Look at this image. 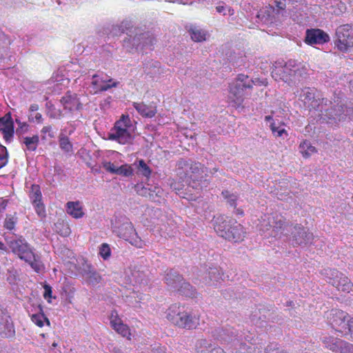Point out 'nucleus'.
<instances>
[{
    "instance_id": "obj_1",
    "label": "nucleus",
    "mask_w": 353,
    "mask_h": 353,
    "mask_svg": "<svg viewBox=\"0 0 353 353\" xmlns=\"http://www.w3.org/2000/svg\"><path fill=\"white\" fill-rule=\"evenodd\" d=\"M166 318L179 328L193 330L200 325L201 314L184 305L175 303L168 307Z\"/></svg>"
},
{
    "instance_id": "obj_2",
    "label": "nucleus",
    "mask_w": 353,
    "mask_h": 353,
    "mask_svg": "<svg viewBox=\"0 0 353 353\" xmlns=\"http://www.w3.org/2000/svg\"><path fill=\"white\" fill-rule=\"evenodd\" d=\"M272 77L276 81H283L285 83L300 81V79L307 74V68L301 62L290 59L288 61H276L272 70Z\"/></svg>"
},
{
    "instance_id": "obj_3",
    "label": "nucleus",
    "mask_w": 353,
    "mask_h": 353,
    "mask_svg": "<svg viewBox=\"0 0 353 353\" xmlns=\"http://www.w3.org/2000/svg\"><path fill=\"white\" fill-rule=\"evenodd\" d=\"M213 226L217 234L228 241L239 243L245 237L246 232L244 227L224 215L214 216Z\"/></svg>"
},
{
    "instance_id": "obj_4",
    "label": "nucleus",
    "mask_w": 353,
    "mask_h": 353,
    "mask_svg": "<svg viewBox=\"0 0 353 353\" xmlns=\"http://www.w3.org/2000/svg\"><path fill=\"white\" fill-rule=\"evenodd\" d=\"M8 245L14 254L28 263L36 272L39 273L43 270L40 256L34 253V248L23 238L10 240Z\"/></svg>"
},
{
    "instance_id": "obj_5",
    "label": "nucleus",
    "mask_w": 353,
    "mask_h": 353,
    "mask_svg": "<svg viewBox=\"0 0 353 353\" xmlns=\"http://www.w3.org/2000/svg\"><path fill=\"white\" fill-rule=\"evenodd\" d=\"M299 99L303 102L305 107L310 109L319 110L321 112L324 111L325 112L324 116L329 120L334 119L335 117L341 116L343 111V106L339 105V103H337V107L332 108L330 110L326 108L328 103L331 104L332 102L326 98L316 99L314 90L310 88L302 89Z\"/></svg>"
},
{
    "instance_id": "obj_6",
    "label": "nucleus",
    "mask_w": 353,
    "mask_h": 353,
    "mask_svg": "<svg viewBox=\"0 0 353 353\" xmlns=\"http://www.w3.org/2000/svg\"><path fill=\"white\" fill-rule=\"evenodd\" d=\"M132 125L129 115L122 114L108 133V139L122 145L130 143L132 139Z\"/></svg>"
},
{
    "instance_id": "obj_7",
    "label": "nucleus",
    "mask_w": 353,
    "mask_h": 353,
    "mask_svg": "<svg viewBox=\"0 0 353 353\" xmlns=\"http://www.w3.org/2000/svg\"><path fill=\"white\" fill-rule=\"evenodd\" d=\"M285 223V218L281 214H265L260 221V230L266 232L272 229L270 235L280 238L283 234Z\"/></svg>"
},
{
    "instance_id": "obj_8",
    "label": "nucleus",
    "mask_w": 353,
    "mask_h": 353,
    "mask_svg": "<svg viewBox=\"0 0 353 353\" xmlns=\"http://www.w3.org/2000/svg\"><path fill=\"white\" fill-rule=\"evenodd\" d=\"M334 44L337 49L346 52L353 48V27L349 24L339 26L336 30Z\"/></svg>"
},
{
    "instance_id": "obj_9",
    "label": "nucleus",
    "mask_w": 353,
    "mask_h": 353,
    "mask_svg": "<svg viewBox=\"0 0 353 353\" xmlns=\"http://www.w3.org/2000/svg\"><path fill=\"white\" fill-rule=\"evenodd\" d=\"M164 280L168 285L174 288H177L179 286L180 288L178 290L186 296H193L195 294L192 285L188 283L184 282L182 276L173 270L165 272Z\"/></svg>"
},
{
    "instance_id": "obj_10",
    "label": "nucleus",
    "mask_w": 353,
    "mask_h": 353,
    "mask_svg": "<svg viewBox=\"0 0 353 353\" xmlns=\"http://www.w3.org/2000/svg\"><path fill=\"white\" fill-rule=\"evenodd\" d=\"M321 340L323 347L334 353H353V345L343 339L324 335Z\"/></svg>"
},
{
    "instance_id": "obj_11",
    "label": "nucleus",
    "mask_w": 353,
    "mask_h": 353,
    "mask_svg": "<svg viewBox=\"0 0 353 353\" xmlns=\"http://www.w3.org/2000/svg\"><path fill=\"white\" fill-rule=\"evenodd\" d=\"M322 274L325 276L327 283L335 287L339 286L340 279L344 283L343 289L346 290H352L353 283L350 279L343 273L334 268L325 269L322 272Z\"/></svg>"
},
{
    "instance_id": "obj_12",
    "label": "nucleus",
    "mask_w": 353,
    "mask_h": 353,
    "mask_svg": "<svg viewBox=\"0 0 353 353\" xmlns=\"http://www.w3.org/2000/svg\"><path fill=\"white\" fill-rule=\"evenodd\" d=\"M118 235L138 248H142L145 245V242L137 235L130 222L124 223L119 228Z\"/></svg>"
},
{
    "instance_id": "obj_13",
    "label": "nucleus",
    "mask_w": 353,
    "mask_h": 353,
    "mask_svg": "<svg viewBox=\"0 0 353 353\" xmlns=\"http://www.w3.org/2000/svg\"><path fill=\"white\" fill-rule=\"evenodd\" d=\"M252 85L250 83H233L229 85V99L235 108L242 106L244 101V90L252 89Z\"/></svg>"
},
{
    "instance_id": "obj_14",
    "label": "nucleus",
    "mask_w": 353,
    "mask_h": 353,
    "mask_svg": "<svg viewBox=\"0 0 353 353\" xmlns=\"http://www.w3.org/2000/svg\"><path fill=\"white\" fill-rule=\"evenodd\" d=\"M330 37L329 34L319 28L307 29L304 41L310 46L323 45L329 42Z\"/></svg>"
},
{
    "instance_id": "obj_15",
    "label": "nucleus",
    "mask_w": 353,
    "mask_h": 353,
    "mask_svg": "<svg viewBox=\"0 0 353 353\" xmlns=\"http://www.w3.org/2000/svg\"><path fill=\"white\" fill-rule=\"evenodd\" d=\"M348 314L343 310L334 309L327 314V323L336 331L341 332L342 328L345 327V323Z\"/></svg>"
},
{
    "instance_id": "obj_16",
    "label": "nucleus",
    "mask_w": 353,
    "mask_h": 353,
    "mask_svg": "<svg viewBox=\"0 0 353 353\" xmlns=\"http://www.w3.org/2000/svg\"><path fill=\"white\" fill-rule=\"evenodd\" d=\"M119 83L118 81L108 76L103 77L96 74L92 76V86L94 93L102 92L112 88H117Z\"/></svg>"
},
{
    "instance_id": "obj_17",
    "label": "nucleus",
    "mask_w": 353,
    "mask_h": 353,
    "mask_svg": "<svg viewBox=\"0 0 353 353\" xmlns=\"http://www.w3.org/2000/svg\"><path fill=\"white\" fill-rule=\"evenodd\" d=\"M15 335L13 322L8 312L0 310V336L3 338H11Z\"/></svg>"
},
{
    "instance_id": "obj_18",
    "label": "nucleus",
    "mask_w": 353,
    "mask_h": 353,
    "mask_svg": "<svg viewBox=\"0 0 353 353\" xmlns=\"http://www.w3.org/2000/svg\"><path fill=\"white\" fill-rule=\"evenodd\" d=\"M0 132L6 142H10L14 136V123L10 112L0 118Z\"/></svg>"
},
{
    "instance_id": "obj_19",
    "label": "nucleus",
    "mask_w": 353,
    "mask_h": 353,
    "mask_svg": "<svg viewBox=\"0 0 353 353\" xmlns=\"http://www.w3.org/2000/svg\"><path fill=\"white\" fill-rule=\"evenodd\" d=\"M61 103L63 106L64 110L69 112H73L77 110L81 109L82 104L77 97V94H73L70 91H68L60 100Z\"/></svg>"
},
{
    "instance_id": "obj_20",
    "label": "nucleus",
    "mask_w": 353,
    "mask_h": 353,
    "mask_svg": "<svg viewBox=\"0 0 353 353\" xmlns=\"http://www.w3.org/2000/svg\"><path fill=\"white\" fill-rule=\"evenodd\" d=\"M295 232L292 233V244L294 246L305 245L313 237L312 234L308 233L301 224L294 226Z\"/></svg>"
},
{
    "instance_id": "obj_21",
    "label": "nucleus",
    "mask_w": 353,
    "mask_h": 353,
    "mask_svg": "<svg viewBox=\"0 0 353 353\" xmlns=\"http://www.w3.org/2000/svg\"><path fill=\"white\" fill-rule=\"evenodd\" d=\"M66 212L72 218L78 219L82 218L85 213L82 203L79 201H68L65 204Z\"/></svg>"
},
{
    "instance_id": "obj_22",
    "label": "nucleus",
    "mask_w": 353,
    "mask_h": 353,
    "mask_svg": "<svg viewBox=\"0 0 353 353\" xmlns=\"http://www.w3.org/2000/svg\"><path fill=\"white\" fill-rule=\"evenodd\" d=\"M273 17L279 21H282L287 17L285 0L275 1V6H270Z\"/></svg>"
},
{
    "instance_id": "obj_23",
    "label": "nucleus",
    "mask_w": 353,
    "mask_h": 353,
    "mask_svg": "<svg viewBox=\"0 0 353 353\" xmlns=\"http://www.w3.org/2000/svg\"><path fill=\"white\" fill-rule=\"evenodd\" d=\"M133 107L143 117L152 118L155 116L157 110V107L152 105H146L143 103H133Z\"/></svg>"
},
{
    "instance_id": "obj_24",
    "label": "nucleus",
    "mask_w": 353,
    "mask_h": 353,
    "mask_svg": "<svg viewBox=\"0 0 353 353\" xmlns=\"http://www.w3.org/2000/svg\"><path fill=\"white\" fill-rule=\"evenodd\" d=\"M140 194L145 196H148L149 199L154 202H161V199L164 195L163 190L159 186H154L153 189H148L143 187Z\"/></svg>"
},
{
    "instance_id": "obj_25",
    "label": "nucleus",
    "mask_w": 353,
    "mask_h": 353,
    "mask_svg": "<svg viewBox=\"0 0 353 353\" xmlns=\"http://www.w3.org/2000/svg\"><path fill=\"white\" fill-rule=\"evenodd\" d=\"M54 231L61 236L66 237L71 234V229L66 219H59L54 224Z\"/></svg>"
},
{
    "instance_id": "obj_26",
    "label": "nucleus",
    "mask_w": 353,
    "mask_h": 353,
    "mask_svg": "<svg viewBox=\"0 0 353 353\" xmlns=\"http://www.w3.org/2000/svg\"><path fill=\"white\" fill-rule=\"evenodd\" d=\"M299 150L302 156L305 159L309 158L312 154L317 152L316 148L312 145L310 142L307 140H304L300 143Z\"/></svg>"
},
{
    "instance_id": "obj_27",
    "label": "nucleus",
    "mask_w": 353,
    "mask_h": 353,
    "mask_svg": "<svg viewBox=\"0 0 353 353\" xmlns=\"http://www.w3.org/2000/svg\"><path fill=\"white\" fill-rule=\"evenodd\" d=\"M22 143L25 145L27 150L34 152L39 145V137L37 134L32 137H26L23 138Z\"/></svg>"
},
{
    "instance_id": "obj_28",
    "label": "nucleus",
    "mask_w": 353,
    "mask_h": 353,
    "mask_svg": "<svg viewBox=\"0 0 353 353\" xmlns=\"http://www.w3.org/2000/svg\"><path fill=\"white\" fill-rule=\"evenodd\" d=\"M189 32L191 39L195 42H202L206 40L207 32L196 26L190 27Z\"/></svg>"
},
{
    "instance_id": "obj_29",
    "label": "nucleus",
    "mask_w": 353,
    "mask_h": 353,
    "mask_svg": "<svg viewBox=\"0 0 353 353\" xmlns=\"http://www.w3.org/2000/svg\"><path fill=\"white\" fill-rule=\"evenodd\" d=\"M29 197L32 204L42 201V194L39 185H32Z\"/></svg>"
},
{
    "instance_id": "obj_30",
    "label": "nucleus",
    "mask_w": 353,
    "mask_h": 353,
    "mask_svg": "<svg viewBox=\"0 0 353 353\" xmlns=\"http://www.w3.org/2000/svg\"><path fill=\"white\" fill-rule=\"evenodd\" d=\"M60 148L66 153L72 152L73 145L70 139L66 136H61L59 139Z\"/></svg>"
},
{
    "instance_id": "obj_31",
    "label": "nucleus",
    "mask_w": 353,
    "mask_h": 353,
    "mask_svg": "<svg viewBox=\"0 0 353 353\" xmlns=\"http://www.w3.org/2000/svg\"><path fill=\"white\" fill-rule=\"evenodd\" d=\"M112 328L118 334H121L122 336L130 339V330L129 327L126 324H124L123 322L121 323L120 324L113 325Z\"/></svg>"
},
{
    "instance_id": "obj_32",
    "label": "nucleus",
    "mask_w": 353,
    "mask_h": 353,
    "mask_svg": "<svg viewBox=\"0 0 353 353\" xmlns=\"http://www.w3.org/2000/svg\"><path fill=\"white\" fill-rule=\"evenodd\" d=\"M32 321L39 326V327H42L44 325V322H46L47 324L50 325V321L45 316L43 312H39L37 314H34L31 316Z\"/></svg>"
},
{
    "instance_id": "obj_33",
    "label": "nucleus",
    "mask_w": 353,
    "mask_h": 353,
    "mask_svg": "<svg viewBox=\"0 0 353 353\" xmlns=\"http://www.w3.org/2000/svg\"><path fill=\"white\" fill-rule=\"evenodd\" d=\"M116 174L122 175L124 176H130L133 174V169L131 165L124 164L116 169Z\"/></svg>"
},
{
    "instance_id": "obj_34",
    "label": "nucleus",
    "mask_w": 353,
    "mask_h": 353,
    "mask_svg": "<svg viewBox=\"0 0 353 353\" xmlns=\"http://www.w3.org/2000/svg\"><path fill=\"white\" fill-rule=\"evenodd\" d=\"M17 221V217L15 214H7L4 221L3 227L6 230H12L14 228Z\"/></svg>"
},
{
    "instance_id": "obj_35",
    "label": "nucleus",
    "mask_w": 353,
    "mask_h": 353,
    "mask_svg": "<svg viewBox=\"0 0 353 353\" xmlns=\"http://www.w3.org/2000/svg\"><path fill=\"white\" fill-rule=\"evenodd\" d=\"M8 162V152L7 148L0 145V169L7 165Z\"/></svg>"
},
{
    "instance_id": "obj_36",
    "label": "nucleus",
    "mask_w": 353,
    "mask_h": 353,
    "mask_svg": "<svg viewBox=\"0 0 353 353\" xmlns=\"http://www.w3.org/2000/svg\"><path fill=\"white\" fill-rule=\"evenodd\" d=\"M139 37H141V39H145V41H144L142 43L143 46H145L148 44L152 46L154 43V38H150L148 36V34L147 33V34H141L139 35V37H137V36L134 37V38H133V43L134 44H137V43H136L137 40L140 41L141 39ZM139 43H137V45H139Z\"/></svg>"
},
{
    "instance_id": "obj_37",
    "label": "nucleus",
    "mask_w": 353,
    "mask_h": 353,
    "mask_svg": "<svg viewBox=\"0 0 353 353\" xmlns=\"http://www.w3.org/2000/svg\"><path fill=\"white\" fill-rule=\"evenodd\" d=\"M211 345L210 343L208 342V341L205 339H201L197 341L196 343V350L199 353H203L205 349L210 347Z\"/></svg>"
},
{
    "instance_id": "obj_38",
    "label": "nucleus",
    "mask_w": 353,
    "mask_h": 353,
    "mask_svg": "<svg viewBox=\"0 0 353 353\" xmlns=\"http://www.w3.org/2000/svg\"><path fill=\"white\" fill-rule=\"evenodd\" d=\"M34 205L36 213L41 218H44L46 216V208L43 202L36 203L32 204Z\"/></svg>"
},
{
    "instance_id": "obj_39",
    "label": "nucleus",
    "mask_w": 353,
    "mask_h": 353,
    "mask_svg": "<svg viewBox=\"0 0 353 353\" xmlns=\"http://www.w3.org/2000/svg\"><path fill=\"white\" fill-rule=\"evenodd\" d=\"M210 279L212 281H219L222 280V274L219 272L217 268H211L209 272Z\"/></svg>"
},
{
    "instance_id": "obj_40",
    "label": "nucleus",
    "mask_w": 353,
    "mask_h": 353,
    "mask_svg": "<svg viewBox=\"0 0 353 353\" xmlns=\"http://www.w3.org/2000/svg\"><path fill=\"white\" fill-rule=\"evenodd\" d=\"M190 169L192 173L199 174L200 172H203L207 168L199 162H194L190 165Z\"/></svg>"
},
{
    "instance_id": "obj_41",
    "label": "nucleus",
    "mask_w": 353,
    "mask_h": 353,
    "mask_svg": "<svg viewBox=\"0 0 353 353\" xmlns=\"http://www.w3.org/2000/svg\"><path fill=\"white\" fill-rule=\"evenodd\" d=\"M110 321L111 327L117 324H120L123 322L121 319L119 317L118 312L116 310H112L110 316Z\"/></svg>"
},
{
    "instance_id": "obj_42",
    "label": "nucleus",
    "mask_w": 353,
    "mask_h": 353,
    "mask_svg": "<svg viewBox=\"0 0 353 353\" xmlns=\"http://www.w3.org/2000/svg\"><path fill=\"white\" fill-rule=\"evenodd\" d=\"M139 166L141 169L143 176L148 177L151 174L152 171L150 167L143 159L139 161Z\"/></svg>"
},
{
    "instance_id": "obj_43",
    "label": "nucleus",
    "mask_w": 353,
    "mask_h": 353,
    "mask_svg": "<svg viewBox=\"0 0 353 353\" xmlns=\"http://www.w3.org/2000/svg\"><path fill=\"white\" fill-rule=\"evenodd\" d=\"M99 253L104 259H108L110 256L111 253L109 245L106 243L102 244L100 248Z\"/></svg>"
},
{
    "instance_id": "obj_44",
    "label": "nucleus",
    "mask_w": 353,
    "mask_h": 353,
    "mask_svg": "<svg viewBox=\"0 0 353 353\" xmlns=\"http://www.w3.org/2000/svg\"><path fill=\"white\" fill-rule=\"evenodd\" d=\"M87 281L89 283L94 285L101 281V276L97 272H90L88 274Z\"/></svg>"
},
{
    "instance_id": "obj_45",
    "label": "nucleus",
    "mask_w": 353,
    "mask_h": 353,
    "mask_svg": "<svg viewBox=\"0 0 353 353\" xmlns=\"http://www.w3.org/2000/svg\"><path fill=\"white\" fill-rule=\"evenodd\" d=\"M270 129H271L272 133L276 137H281L283 133L287 134V132L284 128H281L280 127H276L274 122L270 124Z\"/></svg>"
},
{
    "instance_id": "obj_46",
    "label": "nucleus",
    "mask_w": 353,
    "mask_h": 353,
    "mask_svg": "<svg viewBox=\"0 0 353 353\" xmlns=\"http://www.w3.org/2000/svg\"><path fill=\"white\" fill-rule=\"evenodd\" d=\"M42 136V139H46V135L48 134L50 138H53L54 134L52 132V128L51 125H46L41 130Z\"/></svg>"
},
{
    "instance_id": "obj_47",
    "label": "nucleus",
    "mask_w": 353,
    "mask_h": 353,
    "mask_svg": "<svg viewBox=\"0 0 353 353\" xmlns=\"http://www.w3.org/2000/svg\"><path fill=\"white\" fill-rule=\"evenodd\" d=\"M102 166L108 172H110L111 174H115L116 169L117 168L115 167L114 163H111L110 161H106L102 162Z\"/></svg>"
},
{
    "instance_id": "obj_48",
    "label": "nucleus",
    "mask_w": 353,
    "mask_h": 353,
    "mask_svg": "<svg viewBox=\"0 0 353 353\" xmlns=\"http://www.w3.org/2000/svg\"><path fill=\"white\" fill-rule=\"evenodd\" d=\"M264 353H290L287 350L282 349L279 347H272L271 345H268L265 350Z\"/></svg>"
},
{
    "instance_id": "obj_49",
    "label": "nucleus",
    "mask_w": 353,
    "mask_h": 353,
    "mask_svg": "<svg viewBox=\"0 0 353 353\" xmlns=\"http://www.w3.org/2000/svg\"><path fill=\"white\" fill-rule=\"evenodd\" d=\"M43 289H44V293H43L44 298L46 299H49L52 298V288L49 285L46 284L43 286Z\"/></svg>"
},
{
    "instance_id": "obj_50",
    "label": "nucleus",
    "mask_w": 353,
    "mask_h": 353,
    "mask_svg": "<svg viewBox=\"0 0 353 353\" xmlns=\"http://www.w3.org/2000/svg\"><path fill=\"white\" fill-rule=\"evenodd\" d=\"M253 85H268V81L267 79H263L261 80L260 79H255L254 80H252V83H250Z\"/></svg>"
},
{
    "instance_id": "obj_51",
    "label": "nucleus",
    "mask_w": 353,
    "mask_h": 353,
    "mask_svg": "<svg viewBox=\"0 0 353 353\" xmlns=\"http://www.w3.org/2000/svg\"><path fill=\"white\" fill-rule=\"evenodd\" d=\"M347 326L348 328V332L350 335V338L353 340V317L350 318L347 322Z\"/></svg>"
},
{
    "instance_id": "obj_52",
    "label": "nucleus",
    "mask_w": 353,
    "mask_h": 353,
    "mask_svg": "<svg viewBox=\"0 0 353 353\" xmlns=\"http://www.w3.org/2000/svg\"><path fill=\"white\" fill-rule=\"evenodd\" d=\"M247 79H248V76L243 74H239L235 83H241L244 82Z\"/></svg>"
},
{
    "instance_id": "obj_53",
    "label": "nucleus",
    "mask_w": 353,
    "mask_h": 353,
    "mask_svg": "<svg viewBox=\"0 0 353 353\" xmlns=\"http://www.w3.org/2000/svg\"><path fill=\"white\" fill-rule=\"evenodd\" d=\"M237 199V196L236 195H232L231 197L228 199V202L230 203L231 206H236V201Z\"/></svg>"
},
{
    "instance_id": "obj_54",
    "label": "nucleus",
    "mask_w": 353,
    "mask_h": 353,
    "mask_svg": "<svg viewBox=\"0 0 353 353\" xmlns=\"http://www.w3.org/2000/svg\"><path fill=\"white\" fill-rule=\"evenodd\" d=\"M20 130H23L24 132L28 131V125L26 123H25V122L20 123H19V129L17 130V133H19Z\"/></svg>"
},
{
    "instance_id": "obj_55",
    "label": "nucleus",
    "mask_w": 353,
    "mask_h": 353,
    "mask_svg": "<svg viewBox=\"0 0 353 353\" xmlns=\"http://www.w3.org/2000/svg\"><path fill=\"white\" fill-rule=\"evenodd\" d=\"M339 281V285H341L337 286L336 289H337L338 290H339V291H342V292H347V293H349V292H350L352 291V290H346L343 289V288H344V287L343 286V285L344 284V283H345V282H343V281L342 280H341V279H340V281Z\"/></svg>"
},
{
    "instance_id": "obj_56",
    "label": "nucleus",
    "mask_w": 353,
    "mask_h": 353,
    "mask_svg": "<svg viewBox=\"0 0 353 353\" xmlns=\"http://www.w3.org/2000/svg\"><path fill=\"white\" fill-rule=\"evenodd\" d=\"M34 119L38 123H43V117L41 113L37 112L34 116Z\"/></svg>"
},
{
    "instance_id": "obj_57",
    "label": "nucleus",
    "mask_w": 353,
    "mask_h": 353,
    "mask_svg": "<svg viewBox=\"0 0 353 353\" xmlns=\"http://www.w3.org/2000/svg\"><path fill=\"white\" fill-rule=\"evenodd\" d=\"M39 110V105L36 103H33L30 105V112H35Z\"/></svg>"
},
{
    "instance_id": "obj_58",
    "label": "nucleus",
    "mask_w": 353,
    "mask_h": 353,
    "mask_svg": "<svg viewBox=\"0 0 353 353\" xmlns=\"http://www.w3.org/2000/svg\"><path fill=\"white\" fill-rule=\"evenodd\" d=\"M222 195L224 196L225 199H228L230 197H231V196L233 195V194H230L228 190H224V191L222 192Z\"/></svg>"
},
{
    "instance_id": "obj_59",
    "label": "nucleus",
    "mask_w": 353,
    "mask_h": 353,
    "mask_svg": "<svg viewBox=\"0 0 353 353\" xmlns=\"http://www.w3.org/2000/svg\"><path fill=\"white\" fill-rule=\"evenodd\" d=\"M0 250L8 252L7 246L0 240Z\"/></svg>"
},
{
    "instance_id": "obj_60",
    "label": "nucleus",
    "mask_w": 353,
    "mask_h": 353,
    "mask_svg": "<svg viewBox=\"0 0 353 353\" xmlns=\"http://www.w3.org/2000/svg\"><path fill=\"white\" fill-rule=\"evenodd\" d=\"M216 10L218 12L222 13L225 10V8L223 6H218L216 7Z\"/></svg>"
},
{
    "instance_id": "obj_61",
    "label": "nucleus",
    "mask_w": 353,
    "mask_h": 353,
    "mask_svg": "<svg viewBox=\"0 0 353 353\" xmlns=\"http://www.w3.org/2000/svg\"><path fill=\"white\" fill-rule=\"evenodd\" d=\"M127 25H128V22H122L121 23V27H122V31L124 32V29L123 28H125L126 29H128L127 28Z\"/></svg>"
},
{
    "instance_id": "obj_62",
    "label": "nucleus",
    "mask_w": 353,
    "mask_h": 353,
    "mask_svg": "<svg viewBox=\"0 0 353 353\" xmlns=\"http://www.w3.org/2000/svg\"><path fill=\"white\" fill-rule=\"evenodd\" d=\"M271 120H272V116H270V115L265 116V121H270Z\"/></svg>"
},
{
    "instance_id": "obj_63",
    "label": "nucleus",
    "mask_w": 353,
    "mask_h": 353,
    "mask_svg": "<svg viewBox=\"0 0 353 353\" xmlns=\"http://www.w3.org/2000/svg\"><path fill=\"white\" fill-rule=\"evenodd\" d=\"M218 171H219V169H218V168H213L212 170H210V173H211V174H214V173H215V172H218Z\"/></svg>"
},
{
    "instance_id": "obj_64",
    "label": "nucleus",
    "mask_w": 353,
    "mask_h": 353,
    "mask_svg": "<svg viewBox=\"0 0 353 353\" xmlns=\"http://www.w3.org/2000/svg\"><path fill=\"white\" fill-rule=\"evenodd\" d=\"M114 353H123V352H121V351L120 350H119V349H114Z\"/></svg>"
}]
</instances>
